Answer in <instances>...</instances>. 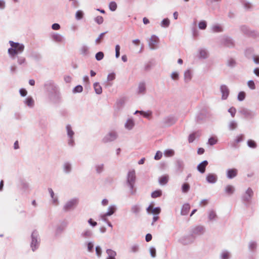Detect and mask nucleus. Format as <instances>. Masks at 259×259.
Instances as JSON below:
<instances>
[{
	"mask_svg": "<svg viewBox=\"0 0 259 259\" xmlns=\"http://www.w3.org/2000/svg\"><path fill=\"white\" fill-rule=\"evenodd\" d=\"M136 181V171L134 169H131L127 174L125 186L128 189L129 193L132 195H135L137 192Z\"/></svg>",
	"mask_w": 259,
	"mask_h": 259,
	"instance_id": "nucleus-1",
	"label": "nucleus"
},
{
	"mask_svg": "<svg viewBox=\"0 0 259 259\" xmlns=\"http://www.w3.org/2000/svg\"><path fill=\"white\" fill-rule=\"evenodd\" d=\"M9 43L11 47L8 49V54L12 60H14L16 59V57L19 54H21L24 52L25 47L23 44L14 42L12 40H10Z\"/></svg>",
	"mask_w": 259,
	"mask_h": 259,
	"instance_id": "nucleus-2",
	"label": "nucleus"
},
{
	"mask_svg": "<svg viewBox=\"0 0 259 259\" xmlns=\"http://www.w3.org/2000/svg\"><path fill=\"white\" fill-rule=\"evenodd\" d=\"M44 89L50 96L51 95L54 94L58 98H59V88L53 80H49L47 81L44 84Z\"/></svg>",
	"mask_w": 259,
	"mask_h": 259,
	"instance_id": "nucleus-3",
	"label": "nucleus"
},
{
	"mask_svg": "<svg viewBox=\"0 0 259 259\" xmlns=\"http://www.w3.org/2000/svg\"><path fill=\"white\" fill-rule=\"evenodd\" d=\"M65 130L67 137V144L70 147H73L75 145V132L72 126L68 124L65 126Z\"/></svg>",
	"mask_w": 259,
	"mask_h": 259,
	"instance_id": "nucleus-4",
	"label": "nucleus"
},
{
	"mask_svg": "<svg viewBox=\"0 0 259 259\" xmlns=\"http://www.w3.org/2000/svg\"><path fill=\"white\" fill-rule=\"evenodd\" d=\"M113 214V205H110L108 209V211L105 213H101L99 216V219L105 223H106L108 225L112 227V225L110 222V219L111 218L112 215Z\"/></svg>",
	"mask_w": 259,
	"mask_h": 259,
	"instance_id": "nucleus-5",
	"label": "nucleus"
},
{
	"mask_svg": "<svg viewBox=\"0 0 259 259\" xmlns=\"http://www.w3.org/2000/svg\"><path fill=\"white\" fill-rule=\"evenodd\" d=\"M78 198H73L67 200L63 206V210L64 212H68L73 210L78 205Z\"/></svg>",
	"mask_w": 259,
	"mask_h": 259,
	"instance_id": "nucleus-6",
	"label": "nucleus"
},
{
	"mask_svg": "<svg viewBox=\"0 0 259 259\" xmlns=\"http://www.w3.org/2000/svg\"><path fill=\"white\" fill-rule=\"evenodd\" d=\"M31 238L30 247L32 250L34 251L38 248L39 245L40 239L38 232L36 231H33L31 234Z\"/></svg>",
	"mask_w": 259,
	"mask_h": 259,
	"instance_id": "nucleus-7",
	"label": "nucleus"
},
{
	"mask_svg": "<svg viewBox=\"0 0 259 259\" xmlns=\"http://www.w3.org/2000/svg\"><path fill=\"white\" fill-rule=\"evenodd\" d=\"M148 46L151 50H155L158 48L159 43V37L156 35L153 34L148 40Z\"/></svg>",
	"mask_w": 259,
	"mask_h": 259,
	"instance_id": "nucleus-8",
	"label": "nucleus"
},
{
	"mask_svg": "<svg viewBox=\"0 0 259 259\" xmlns=\"http://www.w3.org/2000/svg\"><path fill=\"white\" fill-rule=\"evenodd\" d=\"M136 125V121L134 118L132 116H129L126 118L124 124V127L125 130L130 131L134 129Z\"/></svg>",
	"mask_w": 259,
	"mask_h": 259,
	"instance_id": "nucleus-9",
	"label": "nucleus"
},
{
	"mask_svg": "<svg viewBox=\"0 0 259 259\" xmlns=\"http://www.w3.org/2000/svg\"><path fill=\"white\" fill-rule=\"evenodd\" d=\"M253 190L250 187H248L242 195L241 198L242 201L245 202H250L253 197Z\"/></svg>",
	"mask_w": 259,
	"mask_h": 259,
	"instance_id": "nucleus-10",
	"label": "nucleus"
},
{
	"mask_svg": "<svg viewBox=\"0 0 259 259\" xmlns=\"http://www.w3.org/2000/svg\"><path fill=\"white\" fill-rule=\"evenodd\" d=\"M238 174V170L235 168H230L226 169V177L230 180L233 179L236 177Z\"/></svg>",
	"mask_w": 259,
	"mask_h": 259,
	"instance_id": "nucleus-11",
	"label": "nucleus"
},
{
	"mask_svg": "<svg viewBox=\"0 0 259 259\" xmlns=\"http://www.w3.org/2000/svg\"><path fill=\"white\" fill-rule=\"evenodd\" d=\"M130 211L135 216H139L142 211L141 205L139 203L133 204L131 207Z\"/></svg>",
	"mask_w": 259,
	"mask_h": 259,
	"instance_id": "nucleus-12",
	"label": "nucleus"
},
{
	"mask_svg": "<svg viewBox=\"0 0 259 259\" xmlns=\"http://www.w3.org/2000/svg\"><path fill=\"white\" fill-rule=\"evenodd\" d=\"M184 80L186 83L189 82L192 79L193 71L191 68H188L183 73Z\"/></svg>",
	"mask_w": 259,
	"mask_h": 259,
	"instance_id": "nucleus-13",
	"label": "nucleus"
},
{
	"mask_svg": "<svg viewBox=\"0 0 259 259\" xmlns=\"http://www.w3.org/2000/svg\"><path fill=\"white\" fill-rule=\"evenodd\" d=\"M194 240V237L192 235H187L182 236L179 240V241L183 244H187L193 242Z\"/></svg>",
	"mask_w": 259,
	"mask_h": 259,
	"instance_id": "nucleus-14",
	"label": "nucleus"
},
{
	"mask_svg": "<svg viewBox=\"0 0 259 259\" xmlns=\"http://www.w3.org/2000/svg\"><path fill=\"white\" fill-rule=\"evenodd\" d=\"M146 92V83L141 81L138 83V87L136 90V93L138 95H143Z\"/></svg>",
	"mask_w": 259,
	"mask_h": 259,
	"instance_id": "nucleus-15",
	"label": "nucleus"
},
{
	"mask_svg": "<svg viewBox=\"0 0 259 259\" xmlns=\"http://www.w3.org/2000/svg\"><path fill=\"white\" fill-rule=\"evenodd\" d=\"M205 232V228L204 227L201 226H196L193 228L192 230L191 233L192 235L194 236V235H201L204 233Z\"/></svg>",
	"mask_w": 259,
	"mask_h": 259,
	"instance_id": "nucleus-16",
	"label": "nucleus"
},
{
	"mask_svg": "<svg viewBox=\"0 0 259 259\" xmlns=\"http://www.w3.org/2000/svg\"><path fill=\"white\" fill-rule=\"evenodd\" d=\"M220 91L222 94V99H227L229 95V90L228 87L225 84L221 85L220 87Z\"/></svg>",
	"mask_w": 259,
	"mask_h": 259,
	"instance_id": "nucleus-17",
	"label": "nucleus"
},
{
	"mask_svg": "<svg viewBox=\"0 0 259 259\" xmlns=\"http://www.w3.org/2000/svg\"><path fill=\"white\" fill-rule=\"evenodd\" d=\"M62 169L64 173L70 174L72 170V163L69 161H65L62 164Z\"/></svg>",
	"mask_w": 259,
	"mask_h": 259,
	"instance_id": "nucleus-18",
	"label": "nucleus"
},
{
	"mask_svg": "<svg viewBox=\"0 0 259 259\" xmlns=\"http://www.w3.org/2000/svg\"><path fill=\"white\" fill-rule=\"evenodd\" d=\"M51 38L55 42L62 43L64 41L65 38L61 34L53 32L51 34Z\"/></svg>",
	"mask_w": 259,
	"mask_h": 259,
	"instance_id": "nucleus-19",
	"label": "nucleus"
},
{
	"mask_svg": "<svg viewBox=\"0 0 259 259\" xmlns=\"http://www.w3.org/2000/svg\"><path fill=\"white\" fill-rule=\"evenodd\" d=\"M206 181L209 184H215L218 181V176L213 173H209L206 176Z\"/></svg>",
	"mask_w": 259,
	"mask_h": 259,
	"instance_id": "nucleus-20",
	"label": "nucleus"
},
{
	"mask_svg": "<svg viewBox=\"0 0 259 259\" xmlns=\"http://www.w3.org/2000/svg\"><path fill=\"white\" fill-rule=\"evenodd\" d=\"M222 42L225 46L229 47L233 46L234 44L233 40L231 37L227 36L222 38Z\"/></svg>",
	"mask_w": 259,
	"mask_h": 259,
	"instance_id": "nucleus-21",
	"label": "nucleus"
},
{
	"mask_svg": "<svg viewBox=\"0 0 259 259\" xmlns=\"http://www.w3.org/2000/svg\"><path fill=\"white\" fill-rule=\"evenodd\" d=\"M176 170L177 172H182L184 168V163L182 160H177L175 164Z\"/></svg>",
	"mask_w": 259,
	"mask_h": 259,
	"instance_id": "nucleus-22",
	"label": "nucleus"
},
{
	"mask_svg": "<svg viewBox=\"0 0 259 259\" xmlns=\"http://www.w3.org/2000/svg\"><path fill=\"white\" fill-rule=\"evenodd\" d=\"M113 140V133L110 131L102 139V142L104 143H108L111 142Z\"/></svg>",
	"mask_w": 259,
	"mask_h": 259,
	"instance_id": "nucleus-23",
	"label": "nucleus"
},
{
	"mask_svg": "<svg viewBox=\"0 0 259 259\" xmlns=\"http://www.w3.org/2000/svg\"><path fill=\"white\" fill-rule=\"evenodd\" d=\"M231 256V252L227 250H222L220 254V259H230Z\"/></svg>",
	"mask_w": 259,
	"mask_h": 259,
	"instance_id": "nucleus-24",
	"label": "nucleus"
},
{
	"mask_svg": "<svg viewBox=\"0 0 259 259\" xmlns=\"http://www.w3.org/2000/svg\"><path fill=\"white\" fill-rule=\"evenodd\" d=\"M208 164L207 160H204L199 163L197 166V170L201 174H203L205 171V168Z\"/></svg>",
	"mask_w": 259,
	"mask_h": 259,
	"instance_id": "nucleus-25",
	"label": "nucleus"
},
{
	"mask_svg": "<svg viewBox=\"0 0 259 259\" xmlns=\"http://www.w3.org/2000/svg\"><path fill=\"white\" fill-rule=\"evenodd\" d=\"M208 218L210 221H215L217 219V214L213 209H210L207 211Z\"/></svg>",
	"mask_w": 259,
	"mask_h": 259,
	"instance_id": "nucleus-26",
	"label": "nucleus"
},
{
	"mask_svg": "<svg viewBox=\"0 0 259 259\" xmlns=\"http://www.w3.org/2000/svg\"><path fill=\"white\" fill-rule=\"evenodd\" d=\"M177 120V119L172 116L166 117L164 119V123L166 125H170L174 124Z\"/></svg>",
	"mask_w": 259,
	"mask_h": 259,
	"instance_id": "nucleus-27",
	"label": "nucleus"
},
{
	"mask_svg": "<svg viewBox=\"0 0 259 259\" xmlns=\"http://www.w3.org/2000/svg\"><path fill=\"white\" fill-rule=\"evenodd\" d=\"M24 103L28 107L32 108L34 106V101L32 97H27L24 101Z\"/></svg>",
	"mask_w": 259,
	"mask_h": 259,
	"instance_id": "nucleus-28",
	"label": "nucleus"
},
{
	"mask_svg": "<svg viewBox=\"0 0 259 259\" xmlns=\"http://www.w3.org/2000/svg\"><path fill=\"white\" fill-rule=\"evenodd\" d=\"M190 209V206L189 203H185L182 207L181 214L182 215H186L188 214Z\"/></svg>",
	"mask_w": 259,
	"mask_h": 259,
	"instance_id": "nucleus-29",
	"label": "nucleus"
},
{
	"mask_svg": "<svg viewBox=\"0 0 259 259\" xmlns=\"http://www.w3.org/2000/svg\"><path fill=\"white\" fill-rule=\"evenodd\" d=\"M198 57L200 59H206L208 57L207 51L205 49H200L198 50Z\"/></svg>",
	"mask_w": 259,
	"mask_h": 259,
	"instance_id": "nucleus-30",
	"label": "nucleus"
},
{
	"mask_svg": "<svg viewBox=\"0 0 259 259\" xmlns=\"http://www.w3.org/2000/svg\"><path fill=\"white\" fill-rule=\"evenodd\" d=\"M170 77L174 81H178L180 77V72L177 70L172 71L170 74Z\"/></svg>",
	"mask_w": 259,
	"mask_h": 259,
	"instance_id": "nucleus-31",
	"label": "nucleus"
},
{
	"mask_svg": "<svg viewBox=\"0 0 259 259\" xmlns=\"http://www.w3.org/2000/svg\"><path fill=\"white\" fill-rule=\"evenodd\" d=\"M224 190L226 194L231 195L234 193L235 189L233 186L231 185H227L225 187Z\"/></svg>",
	"mask_w": 259,
	"mask_h": 259,
	"instance_id": "nucleus-32",
	"label": "nucleus"
},
{
	"mask_svg": "<svg viewBox=\"0 0 259 259\" xmlns=\"http://www.w3.org/2000/svg\"><path fill=\"white\" fill-rule=\"evenodd\" d=\"M211 30L212 32L217 33V32H221L223 31V27L218 24L213 25L211 27Z\"/></svg>",
	"mask_w": 259,
	"mask_h": 259,
	"instance_id": "nucleus-33",
	"label": "nucleus"
},
{
	"mask_svg": "<svg viewBox=\"0 0 259 259\" xmlns=\"http://www.w3.org/2000/svg\"><path fill=\"white\" fill-rule=\"evenodd\" d=\"M169 177L167 175L162 176L159 178V183L161 185H164L167 183Z\"/></svg>",
	"mask_w": 259,
	"mask_h": 259,
	"instance_id": "nucleus-34",
	"label": "nucleus"
},
{
	"mask_svg": "<svg viewBox=\"0 0 259 259\" xmlns=\"http://www.w3.org/2000/svg\"><path fill=\"white\" fill-rule=\"evenodd\" d=\"M94 89L97 94L100 95L102 93V89L99 82H95L94 83Z\"/></svg>",
	"mask_w": 259,
	"mask_h": 259,
	"instance_id": "nucleus-35",
	"label": "nucleus"
},
{
	"mask_svg": "<svg viewBox=\"0 0 259 259\" xmlns=\"http://www.w3.org/2000/svg\"><path fill=\"white\" fill-rule=\"evenodd\" d=\"M16 58L17 59V63L19 65L25 66L26 65V60L24 57L17 56Z\"/></svg>",
	"mask_w": 259,
	"mask_h": 259,
	"instance_id": "nucleus-36",
	"label": "nucleus"
},
{
	"mask_svg": "<svg viewBox=\"0 0 259 259\" xmlns=\"http://www.w3.org/2000/svg\"><path fill=\"white\" fill-rule=\"evenodd\" d=\"M80 53L84 56L89 54V47L86 45H82L79 49Z\"/></svg>",
	"mask_w": 259,
	"mask_h": 259,
	"instance_id": "nucleus-37",
	"label": "nucleus"
},
{
	"mask_svg": "<svg viewBox=\"0 0 259 259\" xmlns=\"http://www.w3.org/2000/svg\"><path fill=\"white\" fill-rule=\"evenodd\" d=\"M181 189L182 193H187L190 189V186L188 183H184L182 184Z\"/></svg>",
	"mask_w": 259,
	"mask_h": 259,
	"instance_id": "nucleus-38",
	"label": "nucleus"
},
{
	"mask_svg": "<svg viewBox=\"0 0 259 259\" xmlns=\"http://www.w3.org/2000/svg\"><path fill=\"white\" fill-rule=\"evenodd\" d=\"M84 13L81 10H78L76 12L75 17L77 20H80L83 17Z\"/></svg>",
	"mask_w": 259,
	"mask_h": 259,
	"instance_id": "nucleus-39",
	"label": "nucleus"
},
{
	"mask_svg": "<svg viewBox=\"0 0 259 259\" xmlns=\"http://www.w3.org/2000/svg\"><path fill=\"white\" fill-rule=\"evenodd\" d=\"M163 154L165 157H172L175 154V151L172 149H166L164 151Z\"/></svg>",
	"mask_w": 259,
	"mask_h": 259,
	"instance_id": "nucleus-40",
	"label": "nucleus"
},
{
	"mask_svg": "<svg viewBox=\"0 0 259 259\" xmlns=\"http://www.w3.org/2000/svg\"><path fill=\"white\" fill-rule=\"evenodd\" d=\"M92 235V231L90 230H86L83 231L81 236L84 238L90 237Z\"/></svg>",
	"mask_w": 259,
	"mask_h": 259,
	"instance_id": "nucleus-41",
	"label": "nucleus"
},
{
	"mask_svg": "<svg viewBox=\"0 0 259 259\" xmlns=\"http://www.w3.org/2000/svg\"><path fill=\"white\" fill-rule=\"evenodd\" d=\"M170 24V21L168 18L164 19L160 23V26L162 27L167 28Z\"/></svg>",
	"mask_w": 259,
	"mask_h": 259,
	"instance_id": "nucleus-42",
	"label": "nucleus"
},
{
	"mask_svg": "<svg viewBox=\"0 0 259 259\" xmlns=\"http://www.w3.org/2000/svg\"><path fill=\"white\" fill-rule=\"evenodd\" d=\"M162 195V191L161 190H157L151 193V197L156 198L160 197Z\"/></svg>",
	"mask_w": 259,
	"mask_h": 259,
	"instance_id": "nucleus-43",
	"label": "nucleus"
},
{
	"mask_svg": "<svg viewBox=\"0 0 259 259\" xmlns=\"http://www.w3.org/2000/svg\"><path fill=\"white\" fill-rule=\"evenodd\" d=\"M228 127L230 130H234L237 127V123L235 120H232L229 122Z\"/></svg>",
	"mask_w": 259,
	"mask_h": 259,
	"instance_id": "nucleus-44",
	"label": "nucleus"
},
{
	"mask_svg": "<svg viewBox=\"0 0 259 259\" xmlns=\"http://www.w3.org/2000/svg\"><path fill=\"white\" fill-rule=\"evenodd\" d=\"M96 172L98 174L101 173L104 170V164H99L95 165Z\"/></svg>",
	"mask_w": 259,
	"mask_h": 259,
	"instance_id": "nucleus-45",
	"label": "nucleus"
},
{
	"mask_svg": "<svg viewBox=\"0 0 259 259\" xmlns=\"http://www.w3.org/2000/svg\"><path fill=\"white\" fill-rule=\"evenodd\" d=\"M207 27V23L205 21L202 20L199 22L198 28L201 30H204Z\"/></svg>",
	"mask_w": 259,
	"mask_h": 259,
	"instance_id": "nucleus-46",
	"label": "nucleus"
},
{
	"mask_svg": "<svg viewBox=\"0 0 259 259\" xmlns=\"http://www.w3.org/2000/svg\"><path fill=\"white\" fill-rule=\"evenodd\" d=\"M139 250V245L138 244H134L132 245L130 247V251L132 252H137Z\"/></svg>",
	"mask_w": 259,
	"mask_h": 259,
	"instance_id": "nucleus-47",
	"label": "nucleus"
},
{
	"mask_svg": "<svg viewBox=\"0 0 259 259\" xmlns=\"http://www.w3.org/2000/svg\"><path fill=\"white\" fill-rule=\"evenodd\" d=\"M257 246V243L255 241H251L248 243L249 249L251 250H254Z\"/></svg>",
	"mask_w": 259,
	"mask_h": 259,
	"instance_id": "nucleus-48",
	"label": "nucleus"
},
{
	"mask_svg": "<svg viewBox=\"0 0 259 259\" xmlns=\"http://www.w3.org/2000/svg\"><path fill=\"white\" fill-rule=\"evenodd\" d=\"M245 93L244 92H240L237 96V99L239 101H242L245 99Z\"/></svg>",
	"mask_w": 259,
	"mask_h": 259,
	"instance_id": "nucleus-49",
	"label": "nucleus"
},
{
	"mask_svg": "<svg viewBox=\"0 0 259 259\" xmlns=\"http://www.w3.org/2000/svg\"><path fill=\"white\" fill-rule=\"evenodd\" d=\"M113 80V73H109L107 76V85H111L112 81Z\"/></svg>",
	"mask_w": 259,
	"mask_h": 259,
	"instance_id": "nucleus-50",
	"label": "nucleus"
},
{
	"mask_svg": "<svg viewBox=\"0 0 259 259\" xmlns=\"http://www.w3.org/2000/svg\"><path fill=\"white\" fill-rule=\"evenodd\" d=\"M106 253L108 254V256L106 259H113V251L112 249H107Z\"/></svg>",
	"mask_w": 259,
	"mask_h": 259,
	"instance_id": "nucleus-51",
	"label": "nucleus"
},
{
	"mask_svg": "<svg viewBox=\"0 0 259 259\" xmlns=\"http://www.w3.org/2000/svg\"><path fill=\"white\" fill-rule=\"evenodd\" d=\"M218 142V140L214 137H211L208 139V144L211 146L215 144Z\"/></svg>",
	"mask_w": 259,
	"mask_h": 259,
	"instance_id": "nucleus-52",
	"label": "nucleus"
},
{
	"mask_svg": "<svg viewBox=\"0 0 259 259\" xmlns=\"http://www.w3.org/2000/svg\"><path fill=\"white\" fill-rule=\"evenodd\" d=\"M104 57V53L102 52H98L95 56L96 59L97 61L101 60Z\"/></svg>",
	"mask_w": 259,
	"mask_h": 259,
	"instance_id": "nucleus-53",
	"label": "nucleus"
},
{
	"mask_svg": "<svg viewBox=\"0 0 259 259\" xmlns=\"http://www.w3.org/2000/svg\"><path fill=\"white\" fill-rule=\"evenodd\" d=\"M241 30L246 34H251L252 31H251L247 27L243 26L241 27Z\"/></svg>",
	"mask_w": 259,
	"mask_h": 259,
	"instance_id": "nucleus-54",
	"label": "nucleus"
},
{
	"mask_svg": "<svg viewBox=\"0 0 259 259\" xmlns=\"http://www.w3.org/2000/svg\"><path fill=\"white\" fill-rule=\"evenodd\" d=\"M83 90L82 87L80 85L76 86L73 90L74 93H81Z\"/></svg>",
	"mask_w": 259,
	"mask_h": 259,
	"instance_id": "nucleus-55",
	"label": "nucleus"
},
{
	"mask_svg": "<svg viewBox=\"0 0 259 259\" xmlns=\"http://www.w3.org/2000/svg\"><path fill=\"white\" fill-rule=\"evenodd\" d=\"M161 211V208L160 207H156L155 208H152L151 210V213L158 215L160 213Z\"/></svg>",
	"mask_w": 259,
	"mask_h": 259,
	"instance_id": "nucleus-56",
	"label": "nucleus"
},
{
	"mask_svg": "<svg viewBox=\"0 0 259 259\" xmlns=\"http://www.w3.org/2000/svg\"><path fill=\"white\" fill-rule=\"evenodd\" d=\"M96 254L98 257H100L102 255V249L100 246H97L95 249Z\"/></svg>",
	"mask_w": 259,
	"mask_h": 259,
	"instance_id": "nucleus-57",
	"label": "nucleus"
},
{
	"mask_svg": "<svg viewBox=\"0 0 259 259\" xmlns=\"http://www.w3.org/2000/svg\"><path fill=\"white\" fill-rule=\"evenodd\" d=\"M247 145L248 147L252 148H255L256 147V144L255 142L251 140H248Z\"/></svg>",
	"mask_w": 259,
	"mask_h": 259,
	"instance_id": "nucleus-58",
	"label": "nucleus"
},
{
	"mask_svg": "<svg viewBox=\"0 0 259 259\" xmlns=\"http://www.w3.org/2000/svg\"><path fill=\"white\" fill-rule=\"evenodd\" d=\"M94 243L93 242H89L87 243L88 251L92 252L94 250Z\"/></svg>",
	"mask_w": 259,
	"mask_h": 259,
	"instance_id": "nucleus-59",
	"label": "nucleus"
},
{
	"mask_svg": "<svg viewBox=\"0 0 259 259\" xmlns=\"http://www.w3.org/2000/svg\"><path fill=\"white\" fill-rule=\"evenodd\" d=\"M94 21L98 24H101L103 22V18L102 16H98L95 18Z\"/></svg>",
	"mask_w": 259,
	"mask_h": 259,
	"instance_id": "nucleus-60",
	"label": "nucleus"
},
{
	"mask_svg": "<svg viewBox=\"0 0 259 259\" xmlns=\"http://www.w3.org/2000/svg\"><path fill=\"white\" fill-rule=\"evenodd\" d=\"M247 85L251 90H254L255 85L253 80H250L247 82Z\"/></svg>",
	"mask_w": 259,
	"mask_h": 259,
	"instance_id": "nucleus-61",
	"label": "nucleus"
},
{
	"mask_svg": "<svg viewBox=\"0 0 259 259\" xmlns=\"http://www.w3.org/2000/svg\"><path fill=\"white\" fill-rule=\"evenodd\" d=\"M236 62L233 59H230L227 61V65L230 67H234L235 65Z\"/></svg>",
	"mask_w": 259,
	"mask_h": 259,
	"instance_id": "nucleus-62",
	"label": "nucleus"
},
{
	"mask_svg": "<svg viewBox=\"0 0 259 259\" xmlns=\"http://www.w3.org/2000/svg\"><path fill=\"white\" fill-rule=\"evenodd\" d=\"M150 253L151 256L152 257H155L156 256V249L154 247H151L149 249Z\"/></svg>",
	"mask_w": 259,
	"mask_h": 259,
	"instance_id": "nucleus-63",
	"label": "nucleus"
},
{
	"mask_svg": "<svg viewBox=\"0 0 259 259\" xmlns=\"http://www.w3.org/2000/svg\"><path fill=\"white\" fill-rule=\"evenodd\" d=\"M162 156V153L160 151H157L154 156L155 160H159Z\"/></svg>",
	"mask_w": 259,
	"mask_h": 259,
	"instance_id": "nucleus-64",
	"label": "nucleus"
}]
</instances>
